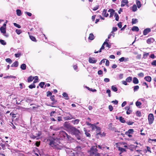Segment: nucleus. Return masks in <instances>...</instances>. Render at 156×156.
Segmentation results:
<instances>
[{
	"mask_svg": "<svg viewBox=\"0 0 156 156\" xmlns=\"http://www.w3.org/2000/svg\"><path fill=\"white\" fill-rule=\"evenodd\" d=\"M49 142L50 145L53 148H57L58 149H61L62 147L61 146L59 145V142L58 139H54L52 138H50L48 140Z\"/></svg>",
	"mask_w": 156,
	"mask_h": 156,
	"instance_id": "1",
	"label": "nucleus"
},
{
	"mask_svg": "<svg viewBox=\"0 0 156 156\" xmlns=\"http://www.w3.org/2000/svg\"><path fill=\"white\" fill-rule=\"evenodd\" d=\"M97 148V147L96 145L93 146L91 148L90 151V153L91 155L100 156V154L98 152Z\"/></svg>",
	"mask_w": 156,
	"mask_h": 156,
	"instance_id": "2",
	"label": "nucleus"
},
{
	"mask_svg": "<svg viewBox=\"0 0 156 156\" xmlns=\"http://www.w3.org/2000/svg\"><path fill=\"white\" fill-rule=\"evenodd\" d=\"M70 132H71L72 134L74 135L75 136L79 135L80 133V131L74 127L72 128Z\"/></svg>",
	"mask_w": 156,
	"mask_h": 156,
	"instance_id": "3",
	"label": "nucleus"
},
{
	"mask_svg": "<svg viewBox=\"0 0 156 156\" xmlns=\"http://www.w3.org/2000/svg\"><path fill=\"white\" fill-rule=\"evenodd\" d=\"M6 23H4L3 26L0 28V30L1 32L6 37H8V35L5 34L6 32Z\"/></svg>",
	"mask_w": 156,
	"mask_h": 156,
	"instance_id": "4",
	"label": "nucleus"
},
{
	"mask_svg": "<svg viewBox=\"0 0 156 156\" xmlns=\"http://www.w3.org/2000/svg\"><path fill=\"white\" fill-rule=\"evenodd\" d=\"M148 120L149 124H151L154 120V116L152 114H150L148 116Z\"/></svg>",
	"mask_w": 156,
	"mask_h": 156,
	"instance_id": "5",
	"label": "nucleus"
},
{
	"mask_svg": "<svg viewBox=\"0 0 156 156\" xmlns=\"http://www.w3.org/2000/svg\"><path fill=\"white\" fill-rule=\"evenodd\" d=\"M63 126L64 127L70 131L71 130L72 128L73 127V126H71L67 122H65L64 123Z\"/></svg>",
	"mask_w": 156,
	"mask_h": 156,
	"instance_id": "6",
	"label": "nucleus"
},
{
	"mask_svg": "<svg viewBox=\"0 0 156 156\" xmlns=\"http://www.w3.org/2000/svg\"><path fill=\"white\" fill-rule=\"evenodd\" d=\"M74 119L73 117L70 113H67L66 117H64V119L65 120H69L72 119Z\"/></svg>",
	"mask_w": 156,
	"mask_h": 156,
	"instance_id": "7",
	"label": "nucleus"
},
{
	"mask_svg": "<svg viewBox=\"0 0 156 156\" xmlns=\"http://www.w3.org/2000/svg\"><path fill=\"white\" fill-rule=\"evenodd\" d=\"M108 11L110 12V15L109 17L110 18L112 17L113 16L114 14H115V10L112 9H110Z\"/></svg>",
	"mask_w": 156,
	"mask_h": 156,
	"instance_id": "8",
	"label": "nucleus"
},
{
	"mask_svg": "<svg viewBox=\"0 0 156 156\" xmlns=\"http://www.w3.org/2000/svg\"><path fill=\"white\" fill-rule=\"evenodd\" d=\"M97 61V60H95L94 58H90L89 59V62L90 63H95Z\"/></svg>",
	"mask_w": 156,
	"mask_h": 156,
	"instance_id": "9",
	"label": "nucleus"
},
{
	"mask_svg": "<svg viewBox=\"0 0 156 156\" xmlns=\"http://www.w3.org/2000/svg\"><path fill=\"white\" fill-rule=\"evenodd\" d=\"M151 31V30L150 28H147L145 29L143 31V34L144 35H147Z\"/></svg>",
	"mask_w": 156,
	"mask_h": 156,
	"instance_id": "10",
	"label": "nucleus"
},
{
	"mask_svg": "<svg viewBox=\"0 0 156 156\" xmlns=\"http://www.w3.org/2000/svg\"><path fill=\"white\" fill-rule=\"evenodd\" d=\"M154 41L155 40L154 39L151 37L148 38L147 41V44H150L151 43H153Z\"/></svg>",
	"mask_w": 156,
	"mask_h": 156,
	"instance_id": "11",
	"label": "nucleus"
},
{
	"mask_svg": "<svg viewBox=\"0 0 156 156\" xmlns=\"http://www.w3.org/2000/svg\"><path fill=\"white\" fill-rule=\"evenodd\" d=\"M128 2L127 0H122L121 2V6L122 7L124 6L127 4Z\"/></svg>",
	"mask_w": 156,
	"mask_h": 156,
	"instance_id": "12",
	"label": "nucleus"
},
{
	"mask_svg": "<svg viewBox=\"0 0 156 156\" xmlns=\"http://www.w3.org/2000/svg\"><path fill=\"white\" fill-rule=\"evenodd\" d=\"M102 15L105 17H107L108 16L109 14L107 13V10L104 9L102 12Z\"/></svg>",
	"mask_w": 156,
	"mask_h": 156,
	"instance_id": "13",
	"label": "nucleus"
},
{
	"mask_svg": "<svg viewBox=\"0 0 156 156\" xmlns=\"http://www.w3.org/2000/svg\"><path fill=\"white\" fill-rule=\"evenodd\" d=\"M96 133L97 135L99 134H101V128L100 127L97 126L96 127Z\"/></svg>",
	"mask_w": 156,
	"mask_h": 156,
	"instance_id": "14",
	"label": "nucleus"
},
{
	"mask_svg": "<svg viewBox=\"0 0 156 156\" xmlns=\"http://www.w3.org/2000/svg\"><path fill=\"white\" fill-rule=\"evenodd\" d=\"M106 44H104V43H103L102 45V46L101 48L99 50V51H95L94 52L95 53H97L98 52H101V50H102L104 49V48H105L104 46Z\"/></svg>",
	"mask_w": 156,
	"mask_h": 156,
	"instance_id": "15",
	"label": "nucleus"
},
{
	"mask_svg": "<svg viewBox=\"0 0 156 156\" xmlns=\"http://www.w3.org/2000/svg\"><path fill=\"white\" fill-rule=\"evenodd\" d=\"M134 132L133 130V129H130L128 131L126 132L125 133L126 134H133Z\"/></svg>",
	"mask_w": 156,
	"mask_h": 156,
	"instance_id": "16",
	"label": "nucleus"
},
{
	"mask_svg": "<svg viewBox=\"0 0 156 156\" xmlns=\"http://www.w3.org/2000/svg\"><path fill=\"white\" fill-rule=\"evenodd\" d=\"M133 82L135 84H138L139 83L138 79L136 77H134L133 78Z\"/></svg>",
	"mask_w": 156,
	"mask_h": 156,
	"instance_id": "17",
	"label": "nucleus"
},
{
	"mask_svg": "<svg viewBox=\"0 0 156 156\" xmlns=\"http://www.w3.org/2000/svg\"><path fill=\"white\" fill-rule=\"evenodd\" d=\"M144 79L146 81L149 82H150L151 81V77L149 76H147L145 77L144 78Z\"/></svg>",
	"mask_w": 156,
	"mask_h": 156,
	"instance_id": "18",
	"label": "nucleus"
},
{
	"mask_svg": "<svg viewBox=\"0 0 156 156\" xmlns=\"http://www.w3.org/2000/svg\"><path fill=\"white\" fill-rule=\"evenodd\" d=\"M19 63L18 61H15L11 66V67H17L18 66Z\"/></svg>",
	"mask_w": 156,
	"mask_h": 156,
	"instance_id": "19",
	"label": "nucleus"
},
{
	"mask_svg": "<svg viewBox=\"0 0 156 156\" xmlns=\"http://www.w3.org/2000/svg\"><path fill=\"white\" fill-rule=\"evenodd\" d=\"M136 3L138 8H140L141 6L140 2L138 0H136Z\"/></svg>",
	"mask_w": 156,
	"mask_h": 156,
	"instance_id": "20",
	"label": "nucleus"
},
{
	"mask_svg": "<svg viewBox=\"0 0 156 156\" xmlns=\"http://www.w3.org/2000/svg\"><path fill=\"white\" fill-rule=\"evenodd\" d=\"M132 30L133 31H136L137 32L139 30V29L137 27L134 26L132 27Z\"/></svg>",
	"mask_w": 156,
	"mask_h": 156,
	"instance_id": "21",
	"label": "nucleus"
},
{
	"mask_svg": "<svg viewBox=\"0 0 156 156\" xmlns=\"http://www.w3.org/2000/svg\"><path fill=\"white\" fill-rule=\"evenodd\" d=\"M80 122V120L78 119H76L75 120H72V122L74 124H77Z\"/></svg>",
	"mask_w": 156,
	"mask_h": 156,
	"instance_id": "22",
	"label": "nucleus"
},
{
	"mask_svg": "<svg viewBox=\"0 0 156 156\" xmlns=\"http://www.w3.org/2000/svg\"><path fill=\"white\" fill-rule=\"evenodd\" d=\"M132 77L131 76H129L126 79V80L127 82L130 83L132 81Z\"/></svg>",
	"mask_w": 156,
	"mask_h": 156,
	"instance_id": "23",
	"label": "nucleus"
},
{
	"mask_svg": "<svg viewBox=\"0 0 156 156\" xmlns=\"http://www.w3.org/2000/svg\"><path fill=\"white\" fill-rule=\"evenodd\" d=\"M111 89L114 92H116L118 90V89L115 86H112L111 87Z\"/></svg>",
	"mask_w": 156,
	"mask_h": 156,
	"instance_id": "24",
	"label": "nucleus"
},
{
	"mask_svg": "<svg viewBox=\"0 0 156 156\" xmlns=\"http://www.w3.org/2000/svg\"><path fill=\"white\" fill-rule=\"evenodd\" d=\"M89 39L91 40H93L94 38V36L92 34H90L88 38Z\"/></svg>",
	"mask_w": 156,
	"mask_h": 156,
	"instance_id": "25",
	"label": "nucleus"
},
{
	"mask_svg": "<svg viewBox=\"0 0 156 156\" xmlns=\"http://www.w3.org/2000/svg\"><path fill=\"white\" fill-rule=\"evenodd\" d=\"M137 10V6L136 5H134L132 7V10L133 12L136 11Z\"/></svg>",
	"mask_w": 156,
	"mask_h": 156,
	"instance_id": "26",
	"label": "nucleus"
},
{
	"mask_svg": "<svg viewBox=\"0 0 156 156\" xmlns=\"http://www.w3.org/2000/svg\"><path fill=\"white\" fill-rule=\"evenodd\" d=\"M119 119L120 121L122 123H124L126 122L124 118L122 116L120 117Z\"/></svg>",
	"mask_w": 156,
	"mask_h": 156,
	"instance_id": "27",
	"label": "nucleus"
},
{
	"mask_svg": "<svg viewBox=\"0 0 156 156\" xmlns=\"http://www.w3.org/2000/svg\"><path fill=\"white\" fill-rule=\"evenodd\" d=\"M20 68L22 70H25L26 68V66L25 64H23L21 65Z\"/></svg>",
	"mask_w": 156,
	"mask_h": 156,
	"instance_id": "28",
	"label": "nucleus"
},
{
	"mask_svg": "<svg viewBox=\"0 0 156 156\" xmlns=\"http://www.w3.org/2000/svg\"><path fill=\"white\" fill-rule=\"evenodd\" d=\"M62 134L64 137H66L68 139H69V136L64 131H62Z\"/></svg>",
	"mask_w": 156,
	"mask_h": 156,
	"instance_id": "29",
	"label": "nucleus"
},
{
	"mask_svg": "<svg viewBox=\"0 0 156 156\" xmlns=\"http://www.w3.org/2000/svg\"><path fill=\"white\" fill-rule=\"evenodd\" d=\"M17 15L18 16H20L22 15L21 11L20 9H17L16 10Z\"/></svg>",
	"mask_w": 156,
	"mask_h": 156,
	"instance_id": "30",
	"label": "nucleus"
},
{
	"mask_svg": "<svg viewBox=\"0 0 156 156\" xmlns=\"http://www.w3.org/2000/svg\"><path fill=\"white\" fill-rule=\"evenodd\" d=\"M4 79H7V78H16V77L15 76H7L5 77H4Z\"/></svg>",
	"mask_w": 156,
	"mask_h": 156,
	"instance_id": "31",
	"label": "nucleus"
},
{
	"mask_svg": "<svg viewBox=\"0 0 156 156\" xmlns=\"http://www.w3.org/2000/svg\"><path fill=\"white\" fill-rule=\"evenodd\" d=\"M34 79V77H33L32 76H30L28 78V82H30Z\"/></svg>",
	"mask_w": 156,
	"mask_h": 156,
	"instance_id": "32",
	"label": "nucleus"
},
{
	"mask_svg": "<svg viewBox=\"0 0 156 156\" xmlns=\"http://www.w3.org/2000/svg\"><path fill=\"white\" fill-rule=\"evenodd\" d=\"M138 22L137 19H132V24H135Z\"/></svg>",
	"mask_w": 156,
	"mask_h": 156,
	"instance_id": "33",
	"label": "nucleus"
},
{
	"mask_svg": "<svg viewBox=\"0 0 156 156\" xmlns=\"http://www.w3.org/2000/svg\"><path fill=\"white\" fill-rule=\"evenodd\" d=\"M62 95L63 96H64V97H65L66 98V99H68V94H67L65 93V92H64L63 94H62Z\"/></svg>",
	"mask_w": 156,
	"mask_h": 156,
	"instance_id": "34",
	"label": "nucleus"
},
{
	"mask_svg": "<svg viewBox=\"0 0 156 156\" xmlns=\"http://www.w3.org/2000/svg\"><path fill=\"white\" fill-rule=\"evenodd\" d=\"M15 55L16 57H19L21 55V53L20 52H18L17 53L15 54Z\"/></svg>",
	"mask_w": 156,
	"mask_h": 156,
	"instance_id": "35",
	"label": "nucleus"
},
{
	"mask_svg": "<svg viewBox=\"0 0 156 156\" xmlns=\"http://www.w3.org/2000/svg\"><path fill=\"white\" fill-rule=\"evenodd\" d=\"M97 126H96L94 124L91 125L90 127L91 128L92 130H94Z\"/></svg>",
	"mask_w": 156,
	"mask_h": 156,
	"instance_id": "36",
	"label": "nucleus"
},
{
	"mask_svg": "<svg viewBox=\"0 0 156 156\" xmlns=\"http://www.w3.org/2000/svg\"><path fill=\"white\" fill-rule=\"evenodd\" d=\"M134 92L138 90L139 89V86L138 85L134 87Z\"/></svg>",
	"mask_w": 156,
	"mask_h": 156,
	"instance_id": "37",
	"label": "nucleus"
},
{
	"mask_svg": "<svg viewBox=\"0 0 156 156\" xmlns=\"http://www.w3.org/2000/svg\"><path fill=\"white\" fill-rule=\"evenodd\" d=\"M115 20L118 21L119 20V16L118 15L117 13H115Z\"/></svg>",
	"mask_w": 156,
	"mask_h": 156,
	"instance_id": "38",
	"label": "nucleus"
},
{
	"mask_svg": "<svg viewBox=\"0 0 156 156\" xmlns=\"http://www.w3.org/2000/svg\"><path fill=\"white\" fill-rule=\"evenodd\" d=\"M0 42L3 45H5L6 44V43L5 41L2 40H0Z\"/></svg>",
	"mask_w": 156,
	"mask_h": 156,
	"instance_id": "39",
	"label": "nucleus"
},
{
	"mask_svg": "<svg viewBox=\"0 0 156 156\" xmlns=\"http://www.w3.org/2000/svg\"><path fill=\"white\" fill-rule=\"evenodd\" d=\"M119 150L120 151L122 152H123L126 151V150L125 149L121 147H119Z\"/></svg>",
	"mask_w": 156,
	"mask_h": 156,
	"instance_id": "40",
	"label": "nucleus"
},
{
	"mask_svg": "<svg viewBox=\"0 0 156 156\" xmlns=\"http://www.w3.org/2000/svg\"><path fill=\"white\" fill-rule=\"evenodd\" d=\"M5 60L6 62H8L9 64H11L12 62L11 60L9 58H6Z\"/></svg>",
	"mask_w": 156,
	"mask_h": 156,
	"instance_id": "41",
	"label": "nucleus"
},
{
	"mask_svg": "<svg viewBox=\"0 0 156 156\" xmlns=\"http://www.w3.org/2000/svg\"><path fill=\"white\" fill-rule=\"evenodd\" d=\"M16 33L18 34H20L21 33H22V31L19 29H16Z\"/></svg>",
	"mask_w": 156,
	"mask_h": 156,
	"instance_id": "42",
	"label": "nucleus"
},
{
	"mask_svg": "<svg viewBox=\"0 0 156 156\" xmlns=\"http://www.w3.org/2000/svg\"><path fill=\"white\" fill-rule=\"evenodd\" d=\"M84 131H85V134L88 137H90V134L86 131V129L85 128L84 129Z\"/></svg>",
	"mask_w": 156,
	"mask_h": 156,
	"instance_id": "43",
	"label": "nucleus"
},
{
	"mask_svg": "<svg viewBox=\"0 0 156 156\" xmlns=\"http://www.w3.org/2000/svg\"><path fill=\"white\" fill-rule=\"evenodd\" d=\"M13 24H14V25L15 27H16L18 28H20L21 27V26L20 25L17 24L16 23H14Z\"/></svg>",
	"mask_w": 156,
	"mask_h": 156,
	"instance_id": "44",
	"label": "nucleus"
},
{
	"mask_svg": "<svg viewBox=\"0 0 156 156\" xmlns=\"http://www.w3.org/2000/svg\"><path fill=\"white\" fill-rule=\"evenodd\" d=\"M30 39L33 41H36V39L35 37H34L30 36Z\"/></svg>",
	"mask_w": 156,
	"mask_h": 156,
	"instance_id": "45",
	"label": "nucleus"
},
{
	"mask_svg": "<svg viewBox=\"0 0 156 156\" xmlns=\"http://www.w3.org/2000/svg\"><path fill=\"white\" fill-rule=\"evenodd\" d=\"M29 87L30 89H32L33 88H35V85L34 84H32L30 85L29 86Z\"/></svg>",
	"mask_w": 156,
	"mask_h": 156,
	"instance_id": "46",
	"label": "nucleus"
},
{
	"mask_svg": "<svg viewBox=\"0 0 156 156\" xmlns=\"http://www.w3.org/2000/svg\"><path fill=\"white\" fill-rule=\"evenodd\" d=\"M0 146L2 147L3 150H5V144H3L2 143L0 144Z\"/></svg>",
	"mask_w": 156,
	"mask_h": 156,
	"instance_id": "47",
	"label": "nucleus"
},
{
	"mask_svg": "<svg viewBox=\"0 0 156 156\" xmlns=\"http://www.w3.org/2000/svg\"><path fill=\"white\" fill-rule=\"evenodd\" d=\"M77 156H84L83 153L81 152L77 153Z\"/></svg>",
	"mask_w": 156,
	"mask_h": 156,
	"instance_id": "48",
	"label": "nucleus"
},
{
	"mask_svg": "<svg viewBox=\"0 0 156 156\" xmlns=\"http://www.w3.org/2000/svg\"><path fill=\"white\" fill-rule=\"evenodd\" d=\"M106 93L108 94V96L109 97H111V91L110 90L108 89L106 90Z\"/></svg>",
	"mask_w": 156,
	"mask_h": 156,
	"instance_id": "49",
	"label": "nucleus"
},
{
	"mask_svg": "<svg viewBox=\"0 0 156 156\" xmlns=\"http://www.w3.org/2000/svg\"><path fill=\"white\" fill-rule=\"evenodd\" d=\"M141 103L139 101H137L136 103V105L137 106H139L141 105Z\"/></svg>",
	"mask_w": 156,
	"mask_h": 156,
	"instance_id": "50",
	"label": "nucleus"
},
{
	"mask_svg": "<svg viewBox=\"0 0 156 156\" xmlns=\"http://www.w3.org/2000/svg\"><path fill=\"white\" fill-rule=\"evenodd\" d=\"M86 87L88 89V90L91 91L93 92H95L96 91V90L95 89H93L92 88H90L88 87Z\"/></svg>",
	"mask_w": 156,
	"mask_h": 156,
	"instance_id": "51",
	"label": "nucleus"
},
{
	"mask_svg": "<svg viewBox=\"0 0 156 156\" xmlns=\"http://www.w3.org/2000/svg\"><path fill=\"white\" fill-rule=\"evenodd\" d=\"M44 85V82H41L40 83L39 85L41 88H43Z\"/></svg>",
	"mask_w": 156,
	"mask_h": 156,
	"instance_id": "52",
	"label": "nucleus"
},
{
	"mask_svg": "<svg viewBox=\"0 0 156 156\" xmlns=\"http://www.w3.org/2000/svg\"><path fill=\"white\" fill-rule=\"evenodd\" d=\"M122 82L123 84H124L125 85H128V84H127V82L126 80V81L123 80L122 81Z\"/></svg>",
	"mask_w": 156,
	"mask_h": 156,
	"instance_id": "53",
	"label": "nucleus"
},
{
	"mask_svg": "<svg viewBox=\"0 0 156 156\" xmlns=\"http://www.w3.org/2000/svg\"><path fill=\"white\" fill-rule=\"evenodd\" d=\"M151 64L153 66H156V60L153 61Z\"/></svg>",
	"mask_w": 156,
	"mask_h": 156,
	"instance_id": "54",
	"label": "nucleus"
},
{
	"mask_svg": "<svg viewBox=\"0 0 156 156\" xmlns=\"http://www.w3.org/2000/svg\"><path fill=\"white\" fill-rule=\"evenodd\" d=\"M108 108L110 111H112L113 110V107L111 105H110L108 106Z\"/></svg>",
	"mask_w": 156,
	"mask_h": 156,
	"instance_id": "55",
	"label": "nucleus"
},
{
	"mask_svg": "<svg viewBox=\"0 0 156 156\" xmlns=\"http://www.w3.org/2000/svg\"><path fill=\"white\" fill-rule=\"evenodd\" d=\"M117 30V28L116 27H113L112 28V32H113L116 31Z\"/></svg>",
	"mask_w": 156,
	"mask_h": 156,
	"instance_id": "56",
	"label": "nucleus"
},
{
	"mask_svg": "<svg viewBox=\"0 0 156 156\" xmlns=\"http://www.w3.org/2000/svg\"><path fill=\"white\" fill-rule=\"evenodd\" d=\"M99 7V6L98 5H96L95 7H94L93 9L94 11H95L98 9Z\"/></svg>",
	"mask_w": 156,
	"mask_h": 156,
	"instance_id": "57",
	"label": "nucleus"
},
{
	"mask_svg": "<svg viewBox=\"0 0 156 156\" xmlns=\"http://www.w3.org/2000/svg\"><path fill=\"white\" fill-rule=\"evenodd\" d=\"M104 81L105 82L107 83V82H109L110 80L108 78H105L104 79Z\"/></svg>",
	"mask_w": 156,
	"mask_h": 156,
	"instance_id": "58",
	"label": "nucleus"
},
{
	"mask_svg": "<svg viewBox=\"0 0 156 156\" xmlns=\"http://www.w3.org/2000/svg\"><path fill=\"white\" fill-rule=\"evenodd\" d=\"M119 61L120 62H123L124 61V57H122L119 59Z\"/></svg>",
	"mask_w": 156,
	"mask_h": 156,
	"instance_id": "59",
	"label": "nucleus"
},
{
	"mask_svg": "<svg viewBox=\"0 0 156 156\" xmlns=\"http://www.w3.org/2000/svg\"><path fill=\"white\" fill-rule=\"evenodd\" d=\"M136 114L137 116H140L141 115V113L140 112L137 111L136 112Z\"/></svg>",
	"mask_w": 156,
	"mask_h": 156,
	"instance_id": "60",
	"label": "nucleus"
},
{
	"mask_svg": "<svg viewBox=\"0 0 156 156\" xmlns=\"http://www.w3.org/2000/svg\"><path fill=\"white\" fill-rule=\"evenodd\" d=\"M149 55V53H146L145 54H144V58H146L147 57L148 55Z\"/></svg>",
	"mask_w": 156,
	"mask_h": 156,
	"instance_id": "61",
	"label": "nucleus"
},
{
	"mask_svg": "<svg viewBox=\"0 0 156 156\" xmlns=\"http://www.w3.org/2000/svg\"><path fill=\"white\" fill-rule=\"evenodd\" d=\"M131 112L132 110L129 109V110H127L126 111V114L128 115H129L131 113Z\"/></svg>",
	"mask_w": 156,
	"mask_h": 156,
	"instance_id": "62",
	"label": "nucleus"
},
{
	"mask_svg": "<svg viewBox=\"0 0 156 156\" xmlns=\"http://www.w3.org/2000/svg\"><path fill=\"white\" fill-rule=\"evenodd\" d=\"M112 102L114 103V104L117 105L118 103V101L116 100H115V101H112Z\"/></svg>",
	"mask_w": 156,
	"mask_h": 156,
	"instance_id": "63",
	"label": "nucleus"
},
{
	"mask_svg": "<svg viewBox=\"0 0 156 156\" xmlns=\"http://www.w3.org/2000/svg\"><path fill=\"white\" fill-rule=\"evenodd\" d=\"M126 123L128 125H132L133 124V122H126Z\"/></svg>",
	"mask_w": 156,
	"mask_h": 156,
	"instance_id": "64",
	"label": "nucleus"
}]
</instances>
